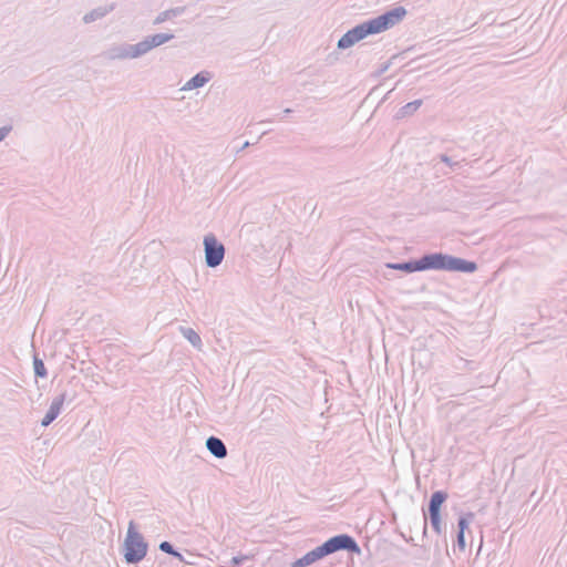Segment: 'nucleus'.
<instances>
[{
	"label": "nucleus",
	"mask_w": 567,
	"mask_h": 567,
	"mask_svg": "<svg viewBox=\"0 0 567 567\" xmlns=\"http://www.w3.org/2000/svg\"><path fill=\"white\" fill-rule=\"evenodd\" d=\"M103 56L106 60H128L141 58L137 43L136 44H114L103 52Z\"/></svg>",
	"instance_id": "6"
},
{
	"label": "nucleus",
	"mask_w": 567,
	"mask_h": 567,
	"mask_svg": "<svg viewBox=\"0 0 567 567\" xmlns=\"http://www.w3.org/2000/svg\"><path fill=\"white\" fill-rule=\"evenodd\" d=\"M148 544L143 535L137 532L133 520L128 523L126 536L123 543L124 558L127 564H137L147 554Z\"/></svg>",
	"instance_id": "2"
},
{
	"label": "nucleus",
	"mask_w": 567,
	"mask_h": 567,
	"mask_svg": "<svg viewBox=\"0 0 567 567\" xmlns=\"http://www.w3.org/2000/svg\"><path fill=\"white\" fill-rule=\"evenodd\" d=\"M431 526L437 535L443 533L441 515H429Z\"/></svg>",
	"instance_id": "23"
},
{
	"label": "nucleus",
	"mask_w": 567,
	"mask_h": 567,
	"mask_svg": "<svg viewBox=\"0 0 567 567\" xmlns=\"http://www.w3.org/2000/svg\"><path fill=\"white\" fill-rule=\"evenodd\" d=\"M422 103V100H414L413 102L406 103L399 110L398 117H405L412 115L414 112L419 110Z\"/></svg>",
	"instance_id": "18"
},
{
	"label": "nucleus",
	"mask_w": 567,
	"mask_h": 567,
	"mask_svg": "<svg viewBox=\"0 0 567 567\" xmlns=\"http://www.w3.org/2000/svg\"><path fill=\"white\" fill-rule=\"evenodd\" d=\"M405 16V8L399 6L368 21L372 28L373 33L378 34L399 24Z\"/></svg>",
	"instance_id": "3"
},
{
	"label": "nucleus",
	"mask_w": 567,
	"mask_h": 567,
	"mask_svg": "<svg viewBox=\"0 0 567 567\" xmlns=\"http://www.w3.org/2000/svg\"><path fill=\"white\" fill-rule=\"evenodd\" d=\"M284 113L285 114H289V113H291V110L290 109H286V110H284Z\"/></svg>",
	"instance_id": "30"
},
{
	"label": "nucleus",
	"mask_w": 567,
	"mask_h": 567,
	"mask_svg": "<svg viewBox=\"0 0 567 567\" xmlns=\"http://www.w3.org/2000/svg\"><path fill=\"white\" fill-rule=\"evenodd\" d=\"M184 11H185L184 7H176V8H172V9L162 11L156 16V18L153 21V24L158 25L167 20H172V19L183 14Z\"/></svg>",
	"instance_id": "14"
},
{
	"label": "nucleus",
	"mask_w": 567,
	"mask_h": 567,
	"mask_svg": "<svg viewBox=\"0 0 567 567\" xmlns=\"http://www.w3.org/2000/svg\"><path fill=\"white\" fill-rule=\"evenodd\" d=\"M426 532H427L426 515L423 514V518H422V533H423V536H426Z\"/></svg>",
	"instance_id": "28"
},
{
	"label": "nucleus",
	"mask_w": 567,
	"mask_h": 567,
	"mask_svg": "<svg viewBox=\"0 0 567 567\" xmlns=\"http://www.w3.org/2000/svg\"><path fill=\"white\" fill-rule=\"evenodd\" d=\"M181 333L188 342L196 349H200L203 346L199 334L192 328L181 327Z\"/></svg>",
	"instance_id": "17"
},
{
	"label": "nucleus",
	"mask_w": 567,
	"mask_h": 567,
	"mask_svg": "<svg viewBox=\"0 0 567 567\" xmlns=\"http://www.w3.org/2000/svg\"><path fill=\"white\" fill-rule=\"evenodd\" d=\"M349 32L355 42L363 40L368 35L374 34L369 21H364L355 25L354 28L350 29Z\"/></svg>",
	"instance_id": "13"
},
{
	"label": "nucleus",
	"mask_w": 567,
	"mask_h": 567,
	"mask_svg": "<svg viewBox=\"0 0 567 567\" xmlns=\"http://www.w3.org/2000/svg\"><path fill=\"white\" fill-rule=\"evenodd\" d=\"M327 555L333 554L339 550H347L349 553H360V547L354 538L347 534L336 535L323 544Z\"/></svg>",
	"instance_id": "5"
},
{
	"label": "nucleus",
	"mask_w": 567,
	"mask_h": 567,
	"mask_svg": "<svg viewBox=\"0 0 567 567\" xmlns=\"http://www.w3.org/2000/svg\"><path fill=\"white\" fill-rule=\"evenodd\" d=\"M212 75L207 71H202L195 74L192 79H189L183 86L182 91H192L195 89L203 87L205 84L209 82Z\"/></svg>",
	"instance_id": "11"
},
{
	"label": "nucleus",
	"mask_w": 567,
	"mask_h": 567,
	"mask_svg": "<svg viewBox=\"0 0 567 567\" xmlns=\"http://www.w3.org/2000/svg\"><path fill=\"white\" fill-rule=\"evenodd\" d=\"M65 399L66 393L63 392L52 400L49 410L47 411L44 417L41 421L42 426H49L59 416V414L62 411Z\"/></svg>",
	"instance_id": "8"
},
{
	"label": "nucleus",
	"mask_w": 567,
	"mask_h": 567,
	"mask_svg": "<svg viewBox=\"0 0 567 567\" xmlns=\"http://www.w3.org/2000/svg\"><path fill=\"white\" fill-rule=\"evenodd\" d=\"M249 145H250L249 142H245L244 145L241 146V150L248 147Z\"/></svg>",
	"instance_id": "29"
},
{
	"label": "nucleus",
	"mask_w": 567,
	"mask_h": 567,
	"mask_svg": "<svg viewBox=\"0 0 567 567\" xmlns=\"http://www.w3.org/2000/svg\"><path fill=\"white\" fill-rule=\"evenodd\" d=\"M420 267L421 271L434 269L466 274L474 272L477 269V265L474 261L465 260L463 258L442 252L423 255L420 258Z\"/></svg>",
	"instance_id": "1"
},
{
	"label": "nucleus",
	"mask_w": 567,
	"mask_h": 567,
	"mask_svg": "<svg viewBox=\"0 0 567 567\" xmlns=\"http://www.w3.org/2000/svg\"><path fill=\"white\" fill-rule=\"evenodd\" d=\"M247 558H248L247 556H235V557H233L231 563H233L234 565H239V564H241L244 560H246Z\"/></svg>",
	"instance_id": "27"
},
{
	"label": "nucleus",
	"mask_w": 567,
	"mask_h": 567,
	"mask_svg": "<svg viewBox=\"0 0 567 567\" xmlns=\"http://www.w3.org/2000/svg\"><path fill=\"white\" fill-rule=\"evenodd\" d=\"M112 10H113V6L95 8V9H93L90 12L84 14L83 21H84V23L94 22L96 20H100V19L104 18Z\"/></svg>",
	"instance_id": "15"
},
{
	"label": "nucleus",
	"mask_w": 567,
	"mask_h": 567,
	"mask_svg": "<svg viewBox=\"0 0 567 567\" xmlns=\"http://www.w3.org/2000/svg\"><path fill=\"white\" fill-rule=\"evenodd\" d=\"M328 556L324 548H323V545H320L318 547H316L315 549L308 551L306 555H303L301 558L295 560L292 564H291V567H306V566H309L313 563H316L317 560L323 558Z\"/></svg>",
	"instance_id": "9"
},
{
	"label": "nucleus",
	"mask_w": 567,
	"mask_h": 567,
	"mask_svg": "<svg viewBox=\"0 0 567 567\" xmlns=\"http://www.w3.org/2000/svg\"><path fill=\"white\" fill-rule=\"evenodd\" d=\"M440 159H441L443 163H445V164H447L449 166H451V167L456 166V165L458 164V163H456V162H455V163H453V162H452V159H451L447 155H445V154H442V155L440 156Z\"/></svg>",
	"instance_id": "26"
},
{
	"label": "nucleus",
	"mask_w": 567,
	"mask_h": 567,
	"mask_svg": "<svg viewBox=\"0 0 567 567\" xmlns=\"http://www.w3.org/2000/svg\"><path fill=\"white\" fill-rule=\"evenodd\" d=\"M158 548L163 553H166L168 555H172V556L178 558L179 560H183V555L179 551H177L169 542H166V540L162 542L159 544Z\"/></svg>",
	"instance_id": "20"
},
{
	"label": "nucleus",
	"mask_w": 567,
	"mask_h": 567,
	"mask_svg": "<svg viewBox=\"0 0 567 567\" xmlns=\"http://www.w3.org/2000/svg\"><path fill=\"white\" fill-rule=\"evenodd\" d=\"M447 498V493L436 491L431 495L429 502V515H441V507Z\"/></svg>",
	"instance_id": "12"
},
{
	"label": "nucleus",
	"mask_w": 567,
	"mask_h": 567,
	"mask_svg": "<svg viewBox=\"0 0 567 567\" xmlns=\"http://www.w3.org/2000/svg\"><path fill=\"white\" fill-rule=\"evenodd\" d=\"M386 266L391 269L402 270L405 272L421 271L420 259L399 264H388Z\"/></svg>",
	"instance_id": "16"
},
{
	"label": "nucleus",
	"mask_w": 567,
	"mask_h": 567,
	"mask_svg": "<svg viewBox=\"0 0 567 567\" xmlns=\"http://www.w3.org/2000/svg\"><path fill=\"white\" fill-rule=\"evenodd\" d=\"M10 131H11L10 126H2V127H0V142L3 141L8 136Z\"/></svg>",
	"instance_id": "25"
},
{
	"label": "nucleus",
	"mask_w": 567,
	"mask_h": 567,
	"mask_svg": "<svg viewBox=\"0 0 567 567\" xmlns=\"http://www.w3.org/2000/svg\"><path fill=\"white\" fill-rule=\"evenodd\" d=\"M206 449L217 458H225L227 456V447L219 437L209 436L206 440Z\"/></svg>",
	"instance_id": "10"
},
{
	"label": "nucleus",
	"mask_w": 567,
	"mask_h": 567,
	"mask_svg": "<svg viewBox=\"0 0 567 567\" xmlns=\"http://www.w3.org/2000/svg\"><path fill=\"white\" fill-rule=\"evenodd\" d=\"M205 262L209 268L218 267L225 257V247L213 234L204 237Z\"/></svg>",
	"instance_id": "4"
},
{
	"label": "nucleus",
	"mask_w": 567,
	"mask_h": 567,
	"mask_svg": "<svg viewBox=\"0 0 567 567\" xmlns=\"http://www.w3.org/2000/svg\"><path fill=\"white\" fill-rule=\"evenodd\" d=\"M473 518H474L473 513H467L466 515L461 516L457 522L458 532L465 533V530L468 528V525L473 520Z\"/></svg>",
	"instance_id": "22"
},
{
	"label": "nucleus",
	"mask_w": 567,
	"mask_h": 567,
	"mask_svg": "<svg viewBox=\"0 0 567 567\" xmlns=\"http://www.w3.org/2000/svg\"><path fill=\"white\" fill-rule=\"evenodd\" d=\"M357 42L352 38L349 31H347L338 41L337 47L340 50L348 49L352 45H354Z\"/></svg>",
	"instance_id": "19"
},
{
	"label": "nucleus",
	"mask_w": 567,
	"mask_h": 567,
	"mask_svg": "<svg viewBox=\"0 0 567 567\" xmlns=\"http://www.w3.org/2000/svg\"><path fill=\"white\" fill-rule=\"evenodd\" d=\"M33 369H34L35 377H39V378L47 377V369L44 367V363L38 357H34V359H33Z\"/></svg>",
	"instance_id": "21"
},
{
	"label": "nucleus",
	"mask_w": 567,
	"mask_h": 567,
	"mask_svg": "<svg viewBox=\"0 0 567 567\" xmlns=\"http://www.w3.org/2000/svg\"><path fill=\"white\" fill-rule=\"evenodd\" d=\"M174 39L173 33H156L145 37L142 41L137 42L141 56L148 53L151 50Z\"/></svg>",
	"instance_id": "7"
},
{
	"label": "nucleus",
	"mask_w": 567,
	"mask_h": 567,
	"mask_svg": "<svg viewBox=\"0 0 567 567\" xmlns=\"http://www.w3.org/2000/svg\"><path fill=\"white\" fill-rule=\"evenodd\" d=\"M456 542H457V546L460 547V549L464 550L465 549V533L457 532Z\"/></svg>",
	"instance_id": "24"
}]
</instances>
